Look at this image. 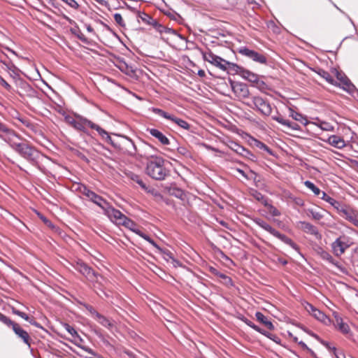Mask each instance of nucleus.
I'll use <instances>...</instances> for the list:
<instances>
[{
  "instance_id": "nucleus-1",
  "label": "nucleus",
  "mask_w": 358,
  "mask_h": 358,
  "mask_svg": "<svg viewBox=\"0 0 358 358\" xmlns=\"http://www.w3.org/2000/svg\"><path fill=\"white\" fill-rule=\"evenodd\" d=\"M87 126L96 130L99 134L103 139H106L108 142L111 143L113 146L117 148L118 150L129 154H133L134 152V144L129 138L122 136H117V138L112 139L107 131L101 128L99 125L85 118L78 116L75 129L85 132V128Z\"/></svg>"
},
{
  "instance_id": "nucleus-2",
  "label": "nucleus",
  "mask_w": 358,
  "mask_h": 358,
  "mask_svg": "<svg viewBox=\"0 0 358 358\" xmlns=\"http://www.w3.org/2000/svg\"><path fill=\"white\" fill-rule=\"evenodd\" d=\"M146 173L153 179H165L169 171L164 167V159L158 156L147 157Z\"/></svg>"
},
{
  "instance_id": "nucleus-3",
  "label": "nucleus",
  "mask_w": 358,
  "mask_h": 358,
  "mask_svg": "<svg viewBox=\"0 0 358 358\" xmlns=\"http://www.w3.org/2000/svg\"><path fill=\"white\" fill-rule=\"evenodd\" d=\"M337 87L343 90L354 98H358V90L350 78L337 69Z\"/></svg>"
},
{
  "instance_id": "nucleus-4",
  "label": "nucleus",
  "mask_w": 358,
  "mask_h": 358,
  "mask_svg": "<svg viewBox=\"0 0 358 358\" xmlns=\"http://www.w3.org/2000/svg\"><path fill=\"white\" fill-rule=\"evenodd\" d=\"M203 59L215 66L223 70H227L228 67L231 66L234 69L238 68V66L231 63L222 57L213 54L211 51H208L203 54Z\"/></svg>"
},
{
  "instance_id": "nucleus-5",
  "label": "nucleus",
  "mask_w": 358,
  "mask_h": 358,
  "mask_svg": "<svg viewBox=\"0 0 358 358\" xmlns=\"http://www.w3.org/2000/svg\"><path fill=\"white\" fill-rule=\"evenodd\" d=\"M0 321L7 326L11 327L15 334L20 338H21L25 344L28 345L29 346L30 345V336H29V334L25 330L22 329L18 324L10 320L8 317L1 313Z\"/></svg>"
},
{
  "instance_id": "nucleus-6",
  "label": "nucleus",
  "mask_w": 358,
  "mask_h": 358,
  "mask_svg": "<svg viewBox=\"0 0 358 358\" xmlns=\"http://www.w3.org/2000/svg\"><path fill=\"white\" fill-rule=\"evenodd\" d=\"M352 138V131L350 128L337 122V149L345 147Z\"/></svg>"
},
{
  "instance_id": "nucleus-7",
  "label": "nucleus",
  "mask_w": 358,
  "mask_h": 358,
  "mask_svg": "<svg viewBox=\"0 0 358 358\" xmlns=\"http://www.w3.org/2000/svg\"><path fill=\"white\" fill-rule=\"evenodd\" d=\"M15 150L29 161L34 162L40 157V153L36 149L24 143L16 145Z\"/></svg>"
},
{
  "instance_id": "nucleus-8",
  "label": "nucleus",
  "mask_w": 358,
  "mask_h": 358,
  "mask_svg": "<svg viewBox=\"0 0 358 358\" xmlns=\"http://www.w3.org/2000/svg\"><path fill=\"white\" fill-rule=\"evenodd\" d=\"M80 192L88 198L91 201L99 206L105 213L110 204L104 200L102 197L97 195L94 192L88 189L86 187H83L80 189Z\"/></svg>"
},
{
  "instance_id": "nucleus-9",
  "label": "nucleus",
  "mask_w": 358,
  "mask_h": 358,
  "mask_svg": "<svg viewBox=\"0 0 358 358\" xmlns=\"http://www.w3.org/2000/svg\"><path fill=\"white\" fill-rule=\"evenodd\" d=\"M337 214L358 227V219L355 210L348 206H337Z\"/></svg>"
},
{
  "instance_id": "nucleus-10",
  "label": "nucleus",
  "mask_w": 358,
  "mask_h": 358,
  "mask_svg": "<svg viewBox=\"0 0 358 358\" xmlns=\"http://www.w3.org/2000/svg\"><path fill=\"white\" fill-rule=\"evenodd\" d=\"M255 223L263 229L266 230V231L269 232L274 236L277 237L278 238L282 240V241L291 245H294V243L292 241L287 238L285 235L281 234L280 232L276 231L275 229H273L270 224H267L266 222L263 221L261 219H257L255 220Z\"/></svg>"
},
{
  "instance_id": "nucleus-11",
  "label": "nucleus",
  "mask_w": 358,
  "mask_h": 358,
  "mask_svg": "<svg viewBox=\"0 0 358 358\" xmlns=\"http://www.w3.org/2000/svg\"><path fill=\"white\" fill-rule=\"evenodd\" d=\"M0 137L8 142L14 150L16 148V145L20 143L17 141L18 137L15 132L7 128L5 125H3V129L1 130Z\"/></svg>"
},
{
  "instance_id": "nucleus-12",
  "label": "nucleus",
  "mask_w": 358,
  "mask_h": 358,
  "mask_svg": "<svg viewBox=\"0 0 358 358\" xmlns=\"http://www.w3.org/2000/svg\"><path fill=\"white\" fill-rule=\"evenodd\" d=\"M108 218L116 224L121 225L126 220V216L120 210L115 209L110 205L104 213Z\"/></svg>"
},
{
  "instance_id": "nucleus-13",
  "label": "nucleus",
  "mask_w": 358,
  "mask_h": 358,
  "mask_svg": "<svg viewBox=\"0 0 358 358\" xmlns=\"http://www.w3.org/2000/svg\"><path fill=\"white\" fill-rule=\"evenodd\" d=\"M305 309L309 314L324 324H329L330 323V319L312 304L307 303L305 306Z\"/></svg>"
},
{
  "instance_id": "nucleus-14",
  "label": "nucleus",
  "mask_w": 358,
  "mask_h": 358,
  "mask_svg": "<svg viewBox=\"0 0 358 358\" xmlns=\"http://www.w3.org/2000/svg\"><path fill=\"white\" fill-rule=\"evenodd\" d=\"M252 102L256 108L263 115H269L271 113V105L260 96H255Z\"/></svg>"
},
{
  "instance_id": "nucleus-15",
  "label": "nucleus",
  "mask_w": 358,
  "mask_h": 358,
  "mask_svg": "<svg viewBox=\"0 0 358 358\" xmlns=\"http://www.w3.org/2000/svg\"><path fill=\"white\" fill-rule=\"evenodd\" d=\"M239 52L245 55L251 59H252L254 62L260 63V64H266V58L264 55L259 54L257 52H255L254 50H250L247 48H241L239 50Z\"/></svg>"
},
{
  "instance_id": "nucleus-16",
  "label": "nucleus",
  "mask_w": 358,
  "mask_h": 358,
  "mask_svg": "<svg viewBox=\"0 0 358 358\" xmlns=\"http://www.w3.org/2000/svg\"><path fill=\"white\" fill-rule=\"evenodd\" d=\"M121 225L124 226L125 227L128 228L131 231L135 232L136 234L139 235L142 238H143L145 240L148 241L150 243L153 245L154 246L157 247L155 242L148 236L143 234L138 229L136 223H134L132 220H129V218L126 217V220L124 221V223H122Z\"/></svg>"
},
{
  "instance_id": "nucleus-17",
  "label": "nucleus",
  "mask_w": 358,
  "mask_h": 358,
  "mask_svg": "<svg viewBox=\"0 0 358 358\" xmlns=\"http://www.w3.org/2000/svg\"><path fill=\"white\" fill-rule=\"evenodd\" d=\"M76 269L84 275L89 280L93 281L96 278L94 271L82 262H77Z\"/></svg>"
},
{
  "instance_id": "nucleus-18",
  "label": "nucleus",
  "mask_w": 358,
  "mask_h": 358,
  "mask_svg": "<svg viewBox=\"0 0 358 358\" xmlns=\"http://www.w3.org/2000/svg\"><path fill=\"white\" fill-rule=\"evenodd\" d=\"M337 329L348 339H352L353 334L350 329L349 323L343 318L337 317Z\"/></svg>"
},
{
  "instance_id": "nucleus-19",
  "label": "nucleus",
  "mask_w": 358,
  "mask_h": 358,
  "mask_svg": "<svg viewBox=\"0 0 358 358\" xmlns=\"http://www.w3.org/2000/svg\"><path fill=\"white\" fill-rule=\"evenodd\" d=\"M352 244V241L347 236H343L337 238V248H338L340 254L344 253Z\"/></svg>"
},
{
  "instance_id": "nucleus-20",
  "label": "nucleus",
  "mask_w": 358,
  "mask_h": 358,
  "mask_svg": "<svg viewBox=\"0 0 358 358\" xmlns=\"http://www.w3.org/2000/svg\"><path fill=\"white\" fill-rule=\"evenodd\" d=\"M90 311L91 314L94 317V319L96 320L101 324L108 329H110L113 327L112 322L108 319L100 315L92 308H91Z\"/></svg>"
},
{
  "instance_id": "nucleus-21",
  "label": "nucleus",
  "mask_w": 358,
  "mask_h": 358,
  "mask_svg": "<svg viewBox=\"0 0 358 358\" xmlns=\"http://www.w3.org/2000/svg\"><path fill=\"white\" fill-rule=\"evenodd\" d=\"M150 134L157 138L163 145H169V139L159 130L155 129H151L149 130Z\"/></svg>"
},
{
  "instance_id": "nucleus-22",
  "label": "nucleus",
  "mask_w": 358,
  "mask_h": 358,
  "mask_svg": "<svg viewBox=\"0 0 358 358\" xmlns=\"http://www.w3.org/2000/svg\"><path fill=\"white\" fill-rule=\"evenodd\" d=\"M299 227L307 233L317 236L318 234L316 228L308 222H301Z\"/></svg>"
},
{
  "instance_id": "nucleus-23",
  "label": "nucleus",
  "mask_w": 358,
  "mask_h": 358,
  "mask_svg": "<svg viewBox=\"0 0 358 358\" xmlns=\"http://www.w3.org/2000/svg\"><path fill=\"white\" fill-rule=\"evenodd\" d=\"M256 318L258 321L263 323L269 329H273V325L271 322L268 321L267 318L260 312H257L255 314Z\"/></svg>"
},
{
  "instance_id": "nucleus-24",
  "label": "nucleus",
  "mask_w": 358,
  "mask_h": 358,
  "mask_svg": "<svg viewBox=\"0 0 358 358\" xmlns=\"http://www.w3.org/2000/svg\"><path fill=\"white\" fill-rule=\"evenodd\" d=\"M169 120L182 129L187 130L189 129V124L186 121L180 118L176 117L173 115H171Z\"/></svg>"
},
{
  "instance_id": "nucleus-25",
  "label": "nucleus",
  "mask_w": 358,
  "mask_h": 358,
  "mask_svg": "<svg viewBox=\"0 0 358 358\" xmlns=\"http://www.w3.org/2000/svg\"><path fill=\"white\" fill-rule=\"evenodd\" d=\"M242 76L252 83H257L258 81L257 76L249 71H243Z\"/></svg>"
},
{
  "instance_id": "nucleus-26",
  "label": "nucleus",
  "mask_w": 358,
  "mask_h": 358,
  "mask_svg": "<svg viewBox=\"0 0 358 358\" xmlns=\"http://www.w3.org/2000/svg\"><path fill=\"white\" fill-rule=\"evenodd\" d=\"M232 88L236 92L240 90L242 92V95L243 96H246L248 94V90L247 87L242 84L232 85Z\"/></svg>"
},
{
  "instance_id": "nucleus-27",
  "label": "nucleus",
  "mask_w": 358,
  "mask_h": 358,
  "mask_svg": "<svg viewBox=\"0 0 358 358\" xmlns=\"http://www.w3.org/2000/svg\"><path fill=\"white\" fill-rule=\"evenodd\" d=\"M304 184L306 187H307L309 189L312 190L315 195L320 196V194H322V192H321L320 189L318 187H317L313 182L307 180L304 182Z\"/></svg>"
},
{
  "instance_id": "nucleus-28",
  "label": "nucleus",
  "mask_w": 358,
  "mask_h": 358,
  "mask_svg": "<svg viewBox=\"0 0 358 358\" xmlns=\"http://www.w3.org/2000/svg\"><path fill=\"white\" fill-rule=\"evenodd\" d=\"M264 205L267 208V212L272 216H279L280 215V211L273 206L266 202H265Z\"/></svg>"
},
{
  "instance_id": "nucleus-29",
  "label": "nucleus",
  "mask_w": 358,
  "mask_h": 358,
  "mask_svg": "<svg viewBox=\"0 0 358 358\" xmlns=\"http://www.w3.org/2000/svg\"><path fill=\"white\" fill-rule=\"evenodd\" d=\"M13 313L14 314L21 317L22 318L24 319L26 321H28L31 324H34L36 326L37 325L36 322H34L32 320H30V318L28 317V315L27 314H25L24 313L21 312L17 310H15V309L13 310Z\"/></svg>"
},
{
  "instance_id": "nucleus-30",
  "label": "nucleus",
  "mask_w": 358,
  "mask_h": 358,
  "mask_svg": "<svg viewBox=\"0 0 358 358\" xmlns=\"http://www.w3.org/2000/svg\"><path fill=\"white\" fill-rule=\"evenodd\" d=\"M131 179L136 183H138L144 190L148 191V187L146 186L145 183L138 176L134 175V176H132Z\"/></svg>"
},
{
  "instance_id": "nucleus-31",
  "label": "nucleus",
  "mask_w": 358,
  "mask_h": 358,
  "mask_svg": "<svg viewBox=\"0 0 358 358\" xmlns=\"http://www.w3.org/2000/svg\"><path fill=\"white\" fill-rule=\"evenodd\" d=\"M272 118L282 125L291 127V123L289 121L284 120L280 115L273 116Z\"/></svg>"
},
{
  "instance_id": "nucleus-32",
  "label": "nucleus",
  "mask_w": 358,
  "mask_h": 358,
  "mask_svg": "<svg viewBox=\"0 0 358 358\" xmlns=\"http://www.w3.org/2000/svg\"><path fill=\"white\" fill-rule=\"evenodd\" d=\"M65 329L73 337L78 339L79 341H82L77 331L72 327L66 324Z\"/></svg>"
},
{
  "instance_id": "nucleus-33",
  "label": "nucleus",
  "mask_w": 358,
  "mask_h": 358,
  "mask_svg": "<svg viewBox=\"0 0 358 358\" xmlns=\"http://www.w3.org/2000/svg\"><path fill=\"white\" fill-rule=\"evenodd\" d=\"M152 110L155 113H156V114H157V115H160V116H162L163 117H164V118H166V119H167V120H169V118H170V117H171V115H170V114H169V113H166L165 111H164V110H161V109H159V108H153L152 109Z\"/></svg>"
},
{
  "instance_id": "nucleus-34",
  "label": "nucleus",
  "mask_w": 358,
  "mask_h": 358,
  "mask_svg": "<svg viewBox=\"0 0 358 358\" xmlns=\"http://www.w3.org/2000/svg\"><path fill=\"white\" fill-rule=\"evenodd\" d=\"M343 274V275H348L349 274V270L348 268L345 266H341L339 264L338 262L337 261V275H339V273Z\"/></svg>"
},
{
  "instance_id": "nucleus-35",
  "label": "nucleus",
  "mask_w": 358,
  "mask_h": 358,
  "mask_svg": "<svg viewBox=\"0 0 358 358\" xmlns=\"http://www.w3.org/2000/svg\"><path fill=\"white\" fill-rule=\"evenodd\" d=\"M215 271L216 270L215 269H213V272L215 273ZM217 274V273H216ZM218 276L222 278L223 280V283L227 285H231L232 282H231V280L230 278L226 276L224 274H222V273H217Z\"/></svg>"
},
{
  "instance_id": "nucleus-36",
  "label": "nucleus",
  "mask_w": 358,
  "mask_h": 358,
  "mask_svg": "<svg viewBox=\"0 0 358 358\" xmlns=\"http://www.w3.org/2000/svg\"><path fill=\"white\" fill-rule=\"evenodd\" d=\"M65 120L69 124L71 125L72 127H73L75 128V126L76 124V120H77V117L75 118L71 116H66L65 117Z\"/></svg>"
},
{
  "instance_id": "nucleus-37",
  "label": "nucleus",
  "mask_w": 358,
  "mask_h": 358,
  "mask_svg": "<svg viewBox=\"0 0 358 358\" xmlns=\"http://www.w3.org/2000/svg\"><path fill=\"white\" fill-rule=\"evenodd\" d=\"M321 76L329 83L334 84V79L328 72L322 71Z\"/></svg>"
},
{
  "instance_id": "nucleus-38",
  "label": "nucleus",
  "mask_w": 358,
  "mask_h": 358,
  "mask_svg": "<svg viewBox=\"0 0 358 358\" xmlns=\"http://www.w3.org/2000/svg\"><path fill=\"white\" fill-rule=\"evenodd\" d=\"M40 218L42 220V221L50 228L54 229L55 227L52 224V223L48 220L46 217H45L43 215H39Z\"/></svg>"
},
{
  "instance_id": "nucleus-39",
  "label": "nucleus",
  "mask_w": 358,
  "mask_h": 358,
  "mask_svg": "<svg viewBox=\"0 0 358 358\" xmlns=\"http://www.w3.org/2000/svg\"><path fill=\"white\" fill-rule=\"evenodd\" d=\"M322 199L330 203L332 206L334 205V199L328 196L325 192H322Z\"/></svg>"
},
{
  "instance_id": "nucleus-40",
  "label": "nucleus",
  "mask_w": 358,
  "mask_h": 358,
  "mask_svg": "<svg viewBox=\"0 0 358 358\" xmlns=\"http://www.w3.org/2000/svg\"><path fill=\"white\" fill-rule=\"evenodd\" d=\"M290 116L294 119L295 120H297V121H300L301 119L302 118V116L301 114L296 113V112H294V110H291L290 109Z\"/></svg>"
},
{
  "instance_id": "nucleus-41",
  "label": "nucleus",
  "mask_w": 358,
  "mask_h": 358,
  "mask_svg": "<svg viewBox=\"0 0 358 358\" xmlns=\"http://www.w3.org/2000/svg\"><path fill=\"white\" fill-rule=\"evenodd\" d=\"M0 85H2L8 91H10L11 86L1 76H0Z\"/></svg>"
},
{
  "instance_id": "nucleus-42",
  "label": "nucleus",
  "mask_w": 358,
  "mask_h": 358,
  "mask_svg": "<svg viewBox=\"0 0 358 358\" xmlns=\"http://www.w3.org/2000/svg\"><path fill=\"white\" fill-rule=\"evenodd\" d=\"M114 20L115 21L120 25H122L123 24V19H122V17L120 14L119 13H115L114 15Z\"/></svg>"
},
{
  "instance_id": "nucleus-43",
  "label": "nucleus",
  "mask_w": 358,
  "mask_h": 358,
  "mask_svg": "<svg viewBox=\"0 0 358 358\" xmlns=\"http://www.w3.org/2000/svg\"><path fill=\"white\" fill-rule=\"evenodd\" d=\"M321 256L324 259L328 260L329 262L333 263V258L330 256L329 253L325 251H322L321 253Z\"/></svg>"
},
{
  "instance_id": "nucleus-44",
  "label": "nucleus",
  "mask_w": 358,
  "mask_h": 358,
  "mask_svg": "<svg viewBox=\"0 0 358 358\" xmlns=\"http://www.w3.org/2000/svg\"><path fill=\"white\" fill-rule=\"evenodd\" d=\"M178 151L179 153H180L183 155H187L188 152L187 150H186V148H182V147L178 148Z\"/></svg>"
},
{
  "instance_id": "nucleus-45",
  "label": "nucleus",
  "mask_w": 358,
  "mask_h": 358,
  "mask_svg": "<svg viewBox=\"0 0 358 358\" xmlns=\"http://www.w3.org/2000/svg\"><path fill=\"white\" fill-rule=\"evenodd\" d=\"M337 285H339V289H341V288H343V287H347V285L346 284L342 282H340L337 280ZM348 288H350L349 287H348Z\"/></svg>"
},
{
  "instance_id": "nucleus-46",
  "label": "nucleus",
  "mask_w": 358,
  "mask_h": 358,
  "mask_svg": "<svg viewBox=\"0 0 358 358\" xmlns=\"http://www.w3.org/2000/svg\"><path fill=\"white\" fill-rule=\"evenodd\" d=\"M255 197L256 198V199H257L258 201H261L263 199V196L260 194V193H256V194H255Z\"/></svg>"
},
{
  "instance_id": "nucleus-47",
  "label": "nucleus",
  "mask_w": 358,
  "mask_h": 358,
  "mask_svg": "<svg viewBox=\"0 0 358 358\" xmlns=\"http://www.w3.org/2000/svg\"><path fill=\"white\" fill-rule=\"evenodd\" d=\"M337 358H345V355L343 352H337Z\"/></svg>"
},
{
  "instance_id": "nucleus-48",
  "label": "nucleus",
  "mask_w": 358,
  "mask_h": 358,
  "mask_svg": "<svg viewBox=\"0 0 358 358\" xmlns=\"http://www.w3.org/2000/svg\"><path fill=\"white\" fill-rule=\"evenodd\" d=\"M96 2L100 3L101 5L105 4L106 1L104 0H95Z\"/></svg>"
},
{
  "instance_id": "nucleus-49",
  "label": "nucleus",
  "mask_w": 358,
  "mask_h": 358,
  "mask_svg": "<svg viewBox=\"0 0 358 358\" xmlns=\"http://www.w3.org/2000/svg\"><path fill=\"white\" fill-rule=\"evenodd\" d=\"M87 30L89 31V32H92L93 31V29L91 26L88 25L87 27Z\"/></svg>"
},
{
  "instance_id": "nucleus-50",
  "label": "nucleus",
  "mask_w": 358,
  "mask_h": 358,
  "mask_svg": "<svg viewBox=\"0 0 358 358\" xmlns=\"http://www.w3.org/2000/svg\"><path fill=\"white\" fill-rule=\"evenodd\" d=\"M252 329H255V330H256V331H257L262 332V331H260V329H259L258 327H257L256 325H254V327H253V328H252Z\"/></svg>"
},
{
  "instance_id": "nucleus-51",
  "label": "nucleus",
  "mask_w": 358,
  "mask_h": 358,
  "mask_svg": "<svg viewBox=\"0 0 358 358\" xmlns=\"http://www.w3.org/2000/svg\"><path fill=\"white\" fill-rule=\"evenodd\" d=\"M247 324H248V326L251 327L252 328H253V327H254V325H255V324H252L251 322H247Z\"/></svg>"
},
{
  "instance_id": "nucleus-52",
  "label": "nucleus",
  "mask_w": 358,
  "mask_h": 358,
  "mask_svg": "<svg viewBox=\"0 0 358 358\" xmlns=\"http://www.w3.org/2000/svg\"><path fill=\"white\" fill-rule=\"evenodd\" d=\"M335 139H336V138H335V137H334V136H333V137L330 138V140L331 141L332 143H335V142H336V140H335Z\"/></svg>"
},
{
  "instance_id": "nucleus-53",
  "label": "nucleus",
  "mask_w": 358,
  "mask_h": 358,
  "mask_svg": "<svg viewBox=\"0 0 358 358\" xmlns=\"http://www.w3.org/2000/svg\"><path fill=\"white\" fill-rule=\"evenodd\" d=\"M78 37H79V38H80V39H81V40H83V41H84V40H85L84 36H83V34H81L80 36H78Z\"/></svg>"
},
{
  "instance_id": "nucleus-54",
  "label": "nucleus",
  "mask_w": 358,
  "mask_h": 358,
  "mask_svg": "<svg viewBox=\"0 0 358 358\" xmlns=\"http://www.w3.org/2000/svg\"><path fill=\"white\" fill-rule=\"evenodd\" d=\"M23 124H24L27 127H29V122L27 121H22Z\"/></svg>"
},
{
  "instance_id": "nucleus-55",
  "label": "nucleus",
  "mask_w": 358,
  "mask_h": 358,
  "mask_svg": "<svg viewBox=\"0 0 358 358\" xmlns=\"http://www.w3.org/2000/svg\"><path fill=\"white\" fill-rule=\"evenodd\" d=\"M243 176H245L244 172L241 170H238Z\"/></svg>"
},
{
  "instance_id": "nucleus-56",
  "label": "nucleus",
  "mask_w": 358,
  "mask_h": 358,
  "mask_svg": "<svg viewBox=\"0 0 358 358\" xmlns=\"http://www.w3.org/2000/svg\"><path fill=\"white\" fill-rule=\"evenodd\" d=\"M220 223L222 224V225L225 226V223L224 222H221Z\"/></svg>"
},
{
  "instance_id": "nucleus-57",
  "label": "nucleus",
  "mask_w": 358,
  "mask_h": 358,
  "mask_svg": "<svg viewBox=\"0 0 358 358\" xmlns=\"http://www.w3.org/2000/svg\"><path fill=\"white\" fill-rule=\"evenodd\" d=\"M238 148H239L240 150H244L243 148H242V147H238Z\"/></svg>"
}]
</instances>
